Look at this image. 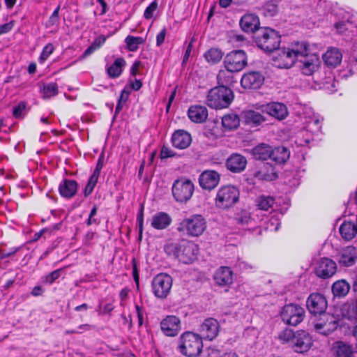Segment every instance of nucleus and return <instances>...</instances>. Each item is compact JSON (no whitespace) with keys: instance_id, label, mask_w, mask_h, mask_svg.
<instances>
[{"instance_id":"nucleus-1","label":"nucleus","mask_w":357,"mask_h":357,"mask_svg":"<svg viewBox=\"0 0 357 357\" xmlns=\"http://www.w3.org/2000/svg\"><path fill=\"white\" fill-rule=\"evenodd\" d=\"M165 253L179 261L189 264L197 259L199 247L194 242L183 239L178 242L167 243L165 247Z\"/></svg>"},{"instance_id":"nucleus-2","label":"nucleus","mask_w":357,"mask_h":357,"mask_svg":"<svg viewBox=\"0 0 357 357\" xmlns=\"http://www.w3.org/2000/svg\"><path fill=\"white\" fill-rule=\"evenodd\" d=\"M300 49L303 53L298 55L297 59L299 69L306 76L313 75L321 67L319 56L317 53L310 52V45L305 42H301Z\"/></svg>"},{"instance_id":"nucleus-3","label":"nucleus","mask_w":357,"mask_h":357,"mask_svg":"<svg viewBox=\"0 0 357 357\" xmlns=\"http://www.w3.org/2000/svg\"><path fill=\"white\" fill-rule=\"evenodd\" d=\"M207 227L206 218L200 214H194L182 220L177 230L188 236L198 237L203 234Z\"/></svg>"},{"instance_id":"nucleus-4","label":"nucleus","mask_w":357,"mask_h":357,"mask_svg":"<svg viewBox=\"0 0 357 357\" xmlns=\"http://www.w3.org/2000/svg\"><path fill=\"white\" fill-rule=\"evenodd\" d=\"M202 337L195 333L185 332L179 338V351L185 356H198L202 350Z\"/></svg>"},{"instance_id":"nucleus-5","label":"nucleus","mask_w":357,"mask_h":357,"mask_svg":"<svg viewBox=\"0 0 357 357\" xmlns=\"http://www.w3.org/2000/svg\"><path fill=\"white\" fill-rule=\"evenodd\" d=\"M233 99V91L229 88L220 86L209 91L206 102L208 107L218 109L227 107Z\"/></svg>"},{"instance_id":"nucleus-6","label":"nucleus","mask_w":357,"mask_h":357,"mask_svg":"<svg viewBox=\"0 0 357 357\" xmlns=\"http://www.w3.org/2000/svg\"><path fill=\"white\" fill-rule=\"evenodd\" d=\"M240 192L233 185L220 187L215 198V206L221 209H229L239 201Z\"/></svg>"},{"instance_id":"nucleus-7","label":"nucleus","mask_w":357,"mask_h":357,"mask_svg":"<svg viewBox=\"0 0 357 357\" xmlns=\"http://www.w3.org/2000/svg\"><path fill=\"white\" fill-rule=\"evenodd\" d=\"M301 46V43L298 42L293 45L291 48L277 49L275 55L273 56L275 65L280 68L291 67L297 61L298 55H302L303 53L300 51Z\"/></svg>"},{"instance_id":"nucleus-8","label":"nucleus","mask_w":357,"mask_h":357,"mask_svg":"<svg viewBox=\"0 0 357 357\" xmlns=\"http://www.w3.org/2000/svg\"><path fill=\"white\" fill-rule=\"evenodd\" d=\"M257 46L265 52L277 50L280 43V36L270 28L262 29L256 37Z\"/></svg>"},{"instance_id":"nucleus-9","label":"nucleus","mask_w":357,"mask_h":357,"mask_svg":"<svg viewBox=\"0 0 357 357\" xmlns=\"http://www.w3.org/2000/svg\"><path fill=\"white\" fill-rule=\"evenodd\" d=\"M172 190L173 197L176 202H186L192 196L194 184L188 178H180L174 182Z\"/></svg>"},{"instance_id":"nucleus-10","label":"nucleus","mask_w":357,"mask_h":357,"mask_svg":"<svg viewBox=\"0 0 357 357\" xmlns=\"http://www.w3.org/2000/svg\"><path fill=\"white\" fill-rule=\"evenodd\" d=\"M172 286V278L166 273H159L155 275L152 282V291L158 298H165L170 293Z\"/></svg>"},{"instance_id":"nucleus-11","label":"nucleus","mask_w":357,"mask_h":357,"mask_svg":"<svg viewBox=\"0 0 357 357\" xmlns=\"http://www.w3.org/2000/svg\"><path fill=\"white\" fill-rule=\"evenodd\" d=\"M304 309L297 304L286 305L282 309L280 316L282 321L288 325L296 326L304 317Z\"/></svg>"},{"instance_id":"nucleus-12","label":"nucleus","mask_w":357,"mask_h":357,"mask_svg":"<svg viewBox=\"0 0 357 357\" xmlns=\"http://www.w3.org/2000/svg\"><path fill=\"white\" fill-rule=\"evenodd\" d=\"M225 66L227 71L238 72L247 65V56L243 50H235L229 53L224 60Z\"/></svg>"},{"instance_id":"nucleus-13","label":"nucleus","mask_w":357,"mask_h":357,"mask_svg":"<svg viewBox=\"0 0 357 357\" xmlns=\"http://www.w3.org/2000/svg\"><path fill=\"white\" fill-rule=\"evenodd\" d=\"M257 109L278 120L284 119L289 114L287 106L278 102H271L266 105H262L257 107Z\"/></svg>"},{"instance_id":"nucleus-14","label":"nucleus","mask_w":357,"mask_h":357,"mask_svg":"<svg viewBox=\"0 0 357 357\" xmlns=\"http://www.w3.org/2000/svg\"><path fill=\"white\" fill-rule=\"evenodd\" d=\"M312 344V336L304 331H298L296 332L291 347L295 352L303 354L307 351Z\"/></svg>"},{"instance_id":"nucleus-15","label":"nucleus","mask_w":357,"mask_h":357,"mask_svg":"<svg viewBox=\"0 0 357 357\" xmlns=\"http://www.w3.org/2000/svg\"><path fill=\"white\" fill-rule=\"evenodd\" d=\"M336 259L341 266H354L357 261V248L352 245L343 248L336 255Z\"/></svg>"},{"instance_id":"nucleus-16","label":"nucleus","mask_w":357,"mask_h":357,"mask_svg":"<svg viewBox=\"0 0 357 357\" xmlns=\"http://www.w3.org/2000/svg\"><path fill=\"white\" fill-rule=\"evenodd\" d=\"M307 307L310 313L321 314L327 308V301L324 295L319 293H313L307 300Z\"/></svg>"},{"instance_id":"nucleus-17","label":"nucleus","mask_w":357,"mask_h":357,"mask_svg":"<svg viewBox=\"0 0 357 357\" xmlns=\"http://www.w3.org/2000/svg\"><path fill=\"white\" fill-rule=\"evenodd\" d=\"M337 271L336 263L329 258L321 259L315 268L316 275L321 278H328L333 276Z\"/></svg>"},{"instance_id":"nucleus-18","label":"nucleus","mask_w":357,"mask_h":357,"mask_svg":"<svg viewBox=\"0 0 357 357\" xmlns=\"http://www.w3.org/2000/svg\"><path fill=\"white\" fill-rule=\"evenodd\" d=\"M220 331L218 321L213 318L206 319L199 328V333L202 338L212 340L215 338Z\"/></svg>"},{"instance_id":"nucleus-19","label":"nucleus","mask_w":357,"mask_h":357,"mask_svg":"<svg viewBox=\"0 0 357 357\" xmlns=\"http://www.w3.org/2000/svg\"><path fill=\"white\" fill-rule=\"evenodd\" d=\"M160 328L165 335L174 337L181 330L180 319L176 316H167L161 321Z\"/></svg>"},{"instance_id":"nucleus-20","label":"nucleus","mask_w":357,"mask_h":357,"mask_svg":"<svg viewBox=\"0 0 357 357\" xmlns=\"http://www.w3.org/2000/svg\"><path fill=\"white\" fill-rule=\"evenodd\" d=\"M264 81V76L258 72H248L241 78V84L244 89H259Z\"/></svg>"},{"instance_id":"nucleus-21","label":"nucleus","mask_w":357,"mask_h":357,"mask_svg":"<svg viewBox=\"0 0 357 357\" xmlns=\"http://www.w3.org/2000/svg\"><path fill=\"white\" fill-rule=\"evenodd\" d=\"M220 181L219 174L213 170H206L203 172L199 178L200 186L203 189L212 190L215 188Z\"/></svg>"},{"instance_id":"nucleus-22","label":"nucleus","mask_w":357,"mask_h":357,"mask_svg":"<svg viewBox=\"0 0 357 357\" xmlns=\"http://www.w3.org/2000/svg\"><path fill=\"white\" fill-rule=\"evenodd\" d=\"M259 25L258 16L253 13L244 15L240 20V26L246 33H254L259 29Z\"/></svg>"},{"instance_id":"nucleus-23","label":"nucleus","mask_w":357,"mask_h":357,"mask_svg":"<svg viewBox=\"0 0 357 357\" xmlns=\"http://www.w3.org/2000/svg\"><path fill=\"white\" fill-rule=\"evenodd\" d=\"M234 220L236 224L243 229H251L257 226V222L251 216L249 211L246 210H241L237 212L234 215Z\"/></svg>"},{"instance_id":"nucleus-24","label":"nucleus","mask_w":357,"mask_h":357,"mask_svg":"<svg viewBox=\"0 0 357 357\" xmlns=\"http://www.w3.org/2000/svg\"><path fill=\"white\" fill-rule=\"evenodd\" d=\"M306 113L307 116L305 115L303 117L304 130L312 135L319 132L321 128L320 117L310 110Z\"/></svg>"},{"instance_id":"nucleus-25","label":"nucleus","mask_w":357,"mask_h":357,"mask_svg":"<svg viewBox=\"0 0 357 357\" xmlns=\"http://www.w3.org/2000/svg\"><path fill=\"white\" fill-rule=\"evenodd\" d=\"M322 59L325 64L331 68H335L342 60V54L337 47H329L323 54Z\"/></svg>"},{"instance_id":"nucleus-26","label":"nucleus","mask_w":357,"mask_h":357,"mask_svg":"<svg viewBox=\"0 0 357 357\" xmlns=\"http://www.w3.org/2000/svg\"><path fill=\"white\" fill-rule=\"evenodd\" d=\"M213 278L219 286H229L233 283V271L229 267L222 266L215 271Z\"/></svg>"},{"instance_id":"nucleus-27","label":"nucleus","mask_w":357,"mask_h":357,"mask_svg":"<svg viewBox=\"0 0 357 357\" xmlns=\"http://www.w3.org/2000/svg\"><path fill=\"white\" fill-rule=\"evenodd\" d=\"M191 142L190 135L182 130L176 131L172 137V145L179 149H186L190 145Z\"/></svg>"},{"instance_id":"nucleus-28","label":"nucleus","mask_w":357,"mask_h":357,"mask_svg":"<svg viewBox=\"0 0 357 357\" xmlns=\"http://www.w3.org/2000/svg\"><path fill=\"white\" fill-rule=\"evenodd\" d=\"M254 176L259 180L271 181L275 180L278 176L273 166L265 163L255 172Z\"/></svg>"},{"instance_id":"nucleus-29","label":"nucleus","mask_w":357,"mask_h":357,"mask_svg":"<svg viewBox=\"0 0 357 357\" xmlns=\"http://www.w3.org/2000/svg\"><path fill=\"white\" fill-rule=\"evenodd\" d=\"M246 158L240 154H233L227 160L226 165L228 169L233 172H240L246 167Z\"/></svg>"},{"instance_id":"nucleus-30","label":"nucleus","mask_w":357,"mask_h":357,"mask_svg":"<svg viewBox=\"0 0 357 357\" xmlns=\"http://www.w3.org/2000/svg\"><path fill=\"white\" fill-rule=\"evenodd\" d=\"M189 119L195 123H202L208 117V110L206 107L195 105L191 106L188 111Z\"/></svg>"},{"instance_id":"nucleus-31","label":"nucleus","mask_w":357,"mask_h":357,"mask_svg":"<svg viewBox=\"0 0 357 357\" xmlns=\"http://www.w3.org/2000/svg\"><path fill=\"white\" fill-rule=\"evenodd\" d=\"M241 119L243 123L251 126H257L265 121V118L263 115L252 109L243 112Z\"/></svg>"},{"instance_id":"nucleus-32","label":"nucleus","mask_w":357,"mask_h":357,"mask_svg":"<svg viewBox=\"0 0 357 357\" xmlns=\"http://www.w3.org/2000/svg\"><path fill=\"white\" fill-rule=\"evenodd\" d=\"M339 231L344 241H351L357 234V225L351 221H344L339 228Z\"/></svg>"},{"instance_id":"nucleus-33","label":"nucleus","mask_w":357,"mask_h":357,"mask_svg":"<svg viewBox=\"0 0 357 357\" xmlns=\"http://www.w3.org/2000/svg\"><path fill=\"white\" fill-rule=\"evenodd\" d=\"M172 218L165 212H158L153 215L151 225L155 229H164L172 223Z\"/></svg>"},{"instance_id":"nucleus-34","label":"nucleus","mask_w":357,"mask_h":357,"mask_svg":"<svg viewBox=\"0 0 357 357\" xmlns=\"http://www.w3.org/2000/svg\"><path fill=\"white\" fill-rule=\"evenodd\" d=\"M59 190L60 195L66 198L73 197L77 190V183L72 179H65L59 184Z\"/></svg>"},{"instance_id":"nucleus-35","label":"nucleus","mask_w":357,"mask_h":357,"mask_svg":"<svg viewBox=\"0 0 357 357\" xmlns=\"http://www.w3.org/2000/svg\"><path fill=\"white\" fill-rule=\"evenodd\" d=\"M272 146L267 144L261 143L255 147L252 151V155L255 160H266L271 158L272 153Z\"/></svg>"},{"instance_id":"nucleus-36","label":"nucleus","mask_w":357,"mask_h":357,"mask_svg":"<svg viewBox=\"0 0 357 357\" xmlns=\"http://www.w3.org/2000/svg\"><path fill=\"white\" fill-rule=\"evenodd\" d=\"M126 62L123 58H117L114 63L106 67V72L110 78L114 79L121 76Z\"/></svg>"},{"instance_id":"nucleus-37","label":"nucleus","mask_w":357,"mask_h":357,"mask_svg":"<svg viewBox=\"0 0 357 357\" xmlns=\"http://www.w3.org/2000/svg\"><path fill=\"white\" fill-rule=\"evenodd\" d=\"M290 152L284 146H278L275 149L272 148V153L271 158L277 163H284L289 158Z\"/></svg>"},{"instance_id":"nucleus-38","label":"nucleus","mask_w":357,"mask_h":357,"mask_svg":"<svg viewBox=\"0 0 357 357\" xmlns=\"http://www.w3.org/2000/svg\"><path fill=\"white\" fill-rule=\"evenodd\" d=\"M347 68L349 75H351L357 72V39L355 40L353 44L351 50V57L348 61ZM342 76L347 77L349 75L344 74Z\"/></svg>"},{"instance_id":"nucleus-39","label":"nucleus","mask_w":357,"mask_h":357,"mask_svg":"<svg viewBox=\"0 0 357 357\" xmlns=\"http://www.w3.org/2000/svg\"><path fill=\"white\" fill-rule=\"evenodd\" d=\"M350 285L344 280H340L335 282L332 286V291L335 297H344L349 291Z\"/></svg>"},{"instance_id":"nucleus-40","label":"nucleus","mask_w":357,"mask_h":357,"mask_svg":"<svg viewBox=\"0 0 357 357\" xmlns=\"http://www.w3.org/2000/svg\"><path fill=\"white\" fill-rule=\"evenodd\" d=\"M223 53L219 48L212 47L208 50L204 54L206 61L210 64H215L220 62Z\"/></svg>"},{"instance_id":"nucleus-41","label":"nucleus","mask_w":357,"mask_h":357,"mask_svg":"<svg viewBox=\"0 0 357 357\" xmlns=\"http://www.w3.org/2000/svg\"><path fill=\"white\" fill-rule=\"evenodd\" d=\"M336 357H352L354 351L351 347L342 342H337L335 346Z\"/></svg>"},{"instance_id":"nucleus-42","label":"nucleus","mask_w":357,"mask_h":357,"mask_svg":"<svg viewBox=\"0 0 357 357\" xmlns=\"http://www.w3.org/2000/svg\"><path fill=\"white\" fill-rule=\"evenodd\" d=\"M239 118L236 114H229L222 118V124L227 130L236 128L239 125Z\"/></svg>"},{"instance_id":"nucleus-43","label":"nucleus","mask_w":357,"mask_h":357,"mask_svg":"<svg viewBox=\"0 0 357 357\" xmlns=\"http://www.w3.org/2000/svg\"><path fill=\"white\" fill-rule=\"evenodd\" d=\"M275 199L270 196H260L257 199V205L259 209L268 211L275 204Z\"/></svg>"},{"instance_id":"nucleus-44","label":"nucleus","mask_w":357,"mask_h":357,"mask_svg":"<svg viewBox=\"0 0 357 357\" xmlns=\"http://www.w3.org/2000/svg\"><path fill=\"white\" fill-rule=\"evenodd\" d=\"M40 91L43 98H50L55 96L58 93V86L56 83L51 82L44 84Z\"/></svg>"},{"instance_id":"nucleus-45","label":"nucleus","mask_w":357,"mask_h":357,"mask_svg":"<svg viewBox=\"0 0 357 357\" xmlns=\"http://www.w3.org/2000/svg\"><path fill=\"white\" fill-rule=\"evenodd\" d=\"M125 43L128 50L135 52L138 49L139 45L144 43V40L142 37L128 36L125 39Z\"/></svg>"},{"instance_id":"nucleus-46","label":"nucleus","mask_w":357,"mask_h":357,"mask_svg":"<svg viewBox=\"0 0 357 357\" xmlns=\"http://www.w3.org/2000/svg\"><path fill=\"white\" fill-rule=\"evenodd\" d=\"M320 85V88H324L326 90L330 91H334V88L335 87V79L330 73L328 76H326L323 79H318L315 81Z\"/></svg>"},{"instance_id":"nucleus-47","label":"nucleus","mask_w":357,"mask_h":357,"mask_svg":"<svg viewBox=\"0 0 357 357\" xmlns=\"http://www.w3.org/2000/svg\"><path fill=\"white\" fill-rule=\"evenodd\" d=\"M312 139V135L305 130L298 132L296 136L295 143L298 146H303L309 144Z\"/></svg>"},{"instance_id":"nucleus-48","label":"nucleus","mask_w":357,"mask_h":357,"mask_svg":"<svg viewBox=\"0 0 357 357\" xmlns=\"http://www.w3.org/2000/svg\"><path fill=\"white\" fill-rule=\"evenodd\" d=\"M296 336V333H294L292 330L289 328H285L282 331L279 335L278 337L280 341L284 343H289L290 345H292L293 340L294 337Z\"/></svg>"},{"instance_id":"nucleus-49","label":"nucleus","mask_w":357,"mask_h":357,"mask_svg":"<svg viewBox=\"0 0 357 357\" xmlns=\"http://www.w3.org/2000/svg\"><path fill=\"white\" fill-rule=\"evenodd\" d=\"M54 50L55 47L52 43H47L42 50L38 58V62L41 64L44 63L49 56L54 52Z\"/></svg>"},{"instance_id":"nucleus-50","label":"nucleus","mask_w":357,"mask_h":357,"mask_svg":"<svg viewBox=\"0 0 357 357\" xmlns=\"http://www.w3.org/2000/svg\"><path fill=\"white\" fill-rule=\"evenodd\" d=\"M98 178L99 176L91 174L84 191L85 197H87L92 193L98 182Z\"/></svg>"},{"instance_id":"nucleus-51","label":"nucleus","mask_w":357,"mask_h":357,"mask_svg":"<svg viewBox=\"0 0 357 357\" xmlns=\"http://www.w3.org/2000/svg\"><path fill=\"white\" fill-rule=\"evenodd\" d=\"M60 6H58L54 10L49 20L46 22L45 26L47 28L52 27L59 23Z\"/></svg>"},{"instance_id":"nucleus-52","label":"nucleus","mask_w":357,"mask_h":357,"mask_svg":"<svg viewBox=\"0 0 357 357\" xmlns=\"http://www.w3.org/2000/svg\"><path fill=\"white\" fill-rule=\"evenodd\" d=\"M280 226V218L273 215L268 220L266 228L270 231H276L279 229Z\"/></svg>"},{"instance_id":"nucleus-53","label":"nucleus","mask_w":357,"mask_h":357,"mask_svg":"<svg viewBox=\"0 0 357 357\" xmlns=\"http://www.w3.org/2000/svg\"><path fill=\"white\" fill-rule=\"evenodd\" d=\"M158 8V3L156 1H153L151 2L149 6L146 8L144 16L146 20L151 19L153 15V13Z\"/></svg>"},{"instance_id":"nucleus-54","label":"nucleus","mask_w":357,"mask_h":357,"mask_svg":"<svg viewBox=\"0 0 357 357\" xmlns=\"http://www.w3.org/2000/svg\"><path fill=\"white\" fill-rule=\"evenodd\" d=\"M265 14L269 16H274L278 13V7L273 2H268L264 6Z\"/></svg>"},{"instance_id":"nucleus-55","label":"nucleus","mask_w":357,"mask_h":357,"mask_svg":"<svg viewBox=\"0 0 357 357\" xmlns=\"http://www.w3.org/2000/svg\"><path fill=\"white\" fill-rule=\"evenodd\" d=\"M61 271L62 269H57L52 271L45 277V281L49 284H52L56 279H58L61 276Z\"/></svg>"},{"instance_id":"nucleus-56","label":"nucleus","mask_w":357,"mask_h":357,"mask_svg":"<svg viewBox=\"0 0 357 357\" xmlns=\"http://www.w3.org/2000/svg\"><path fill=\"white\" fill-rule=\"evenodd\" d=\"M26 108L24 102H20L17 107L13 109V114L15 118H21Z\"/></svg>"},{"instance_id":"nucleus-57","label":"nucleus","mask_w":357,"mask_h":357,"mask_svg":"<svg viewBox=\"0 0 357 357\" xmlns=\"http://www.w3.org/2000/svg\"><path fill=\"white\" fill-rule=\"evenodd\" d=\"M144 207L143 206L141 207L137 215V222L139 227V236H142L143 231V222H144Z\"/></svg>"},{"instance_id":"nucleus-58","label":"nucleus","mask_w":357,"mask_h":357,"mask_svg":"<svg viewBox=\"0 0 357 357\" xmlns=\"http://www.w3.org/2000/svg\"><path fill=\"white\" fill-rule=\"evenodd\" d=\"M220 356L219 349L215 347H209L206 349L205 357H220Z\"/></svg>"},{"instance_id":"nucleus-59","label":"nucleus","mask_w":357,"mask_h":357,"mask_svg":"<svg viewBox=\"0 0 357 357\" xmlns=\"http://www.w3.org/2000/svg\"><path fill=\"white\" fill-rule=\"evenodd\" d=\"M167 29L163 27L162 29L158 33L156 36V45L160 47L165 41L166 36Z\"/></svg>"},{"instance_id":"nucleus-60","label":"nucleus","mask_w":357,"mask_h":357,"mask_svg":"<svg viewBox=\"0 0 357 357\" xmlns=\"http://www.w3.org/2000/svg\"><path fill=\"white\" fill-rule=\"evenodd\" d=\"M175 153L174 151L170 149L169 147L163 146L160 151L161 158H167L174 156Z\"/></svg>"},{"instance_id":"nucleus-61","label":"nucleus","mask_w":357,"mask_h":357,"mask_svg":"<svg viewBox=\"0 0 357 357\" xmlns=\"http://www.w3.org/2000/svg\"><path fill=\"white\" fill-rule=\"evenodd\" d=\"M106 40V37L103 35H100L98 37H97L93 42L92 43V45L98 50L100 48Z\"/></svg>"},{"instance_id":"nucleus-62","label":"nucleus","mask_w":357,"mask_h":357,"mask_svg":"<svg viewBox=\"0 0 357 357\" xmlns=\"http://www.w3.org/2000/svg\"><path fill=\"white\" fill-rule=\"evenodd\" d=\"M236 266H238L241 270L243 271H248L254 268V266L252 264L243 260H238L236 264Z\"/></svg>"},{"instance_id":"nucleus-63","label":"nucleus","mask_w":357,"mask_h":357,"mask_svg":"<svg viewBox=\"0 0 357 357\" xmlns=\"http://www.w3.org/2000/svg\"><path fill=\"white\" fill-rule=\"evenodd\" d=\"M13 27V22H10L8 23H6L4 24L0 25V36L3 33H6L11 31V29Z\"/></svg>"},{"instance_id":"nucleus-64","label":"nucleus","mask_w":357,"mask_h":357,"mask_svg":"<svg viewBox=\"0 0 357 357\" xmlns=\"http://www.w3.org/2000/svg\"><path fill=\"white\" fill-rule=\"evenodd\" d=\"M137 314L138 317V323L139 326H142L144 322V310L143 308L139 307L138 305H135Z\"/></svg>"}]
</instances>
